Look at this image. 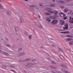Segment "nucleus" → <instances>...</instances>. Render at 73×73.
I'll list each match as a JSON object with an SVG mask.
<instances>
[{"label":"nucleus","instance_id":"f257e3e1","mask_svg":"<svg viewBox=\"0 0 73 73\" xmlns=\"http://www.w3.org/2000/svg\"><path fill=\"white\" fill-rule=\"evenodd\" d=\"M58 20H52L51 22V23L53 25H55L56 24L58 23Z\"/></svg>","mask_w":73,"mask_h":73},{"label":"nucleus","instance_id":"f03ea898","mask_svg":"<svg viewBox=\"0 0 73 73\" xmlns=\"http://www.w3.org/2000/svg\"><path fill=\"white\" fill-rule=\"evenodd\" d=\"M26 54V53L25 52H23L20 54L18 53L17 55L18 57H21V56H23V55H25Z\"/></svg>","mask_w":73,"mask_h":73},{"label":"nucleus","instance_id":"7ed1b4c3","mask_svg":"<svg viewBox=\"0 0 73 73\" xmlns=\"http://www.w3.org/2000/svg\"><path fill=\"white\" fill-rule=\"evenodd\" d=\"M6 14L7 15L11 16L12 15V12L9 10H7L6 11Z\"/></svg>","mask_w":73,"mask_h":73},{"label":"nucleus","instance_id":"20e7f679","mask_svg":"<svg viewBox=\"0 0 73 73\" xmlns=\"http://www.w3.org/2000/svg\"><path fill=\"white\" fill-rule=\"evenodd\" d=\"M20 23H24V19L23 17H20L19 18Z\"/></svg>","mask_w":73,"mask_h":73},{"label":"nucleus","instance_id":"39448f33","mask_svg":"<svg viewBox=\"0 0 73 73\" xmlns=\"http://www.w3.org/2000/svg\"><path fill=\"white\" fill-rule=\"evenodd\" d=\"M59 23L60 25H62L64 24V21L62 20H60Z\"/></svg>","mask_w":73,"mask_h":73},{"label":"nucleus","instance_id":"423d86ee","mask_svg":"<svg viewBox=\"0 0 73 73\" xmlns=\"http://www.w3.org/2000/svg\"><path fill=\"white\" fill-rule=\"evenodd\" d=\"M29 7L32 10H34L35 8H36V7L34 5H31L29 6Z\"/></svg>","mask_w":73,"mask_h":73},{"label":"nucleus","instance_id":"0eeeda50","mask_svg":"<svg viewBox=\"0 0 73 73\" xmlns=\"http://www.w3.org/2000/svg\"><path fill=\"white\" fill-rule=\"evenodd\" d=\"M3 53L5 55V56H9V54L7 52H3Z\"/></svg>","mask_w":73,"mask_h":73},{"label":"nucleus","instance_id":"6e6552de","mask_svg":"<svg viewBox=\"0 0 73 73\" xmlns=\"http://www.w3.org/2000/svg\"><path fill=\"white\" fill-rule=\"evenodd\" d=\"M68 28H69L68 25V24H66L65 26V27H64V29H68Z\"/></svg>","mask_w":73,"mask_h":73},{"label":"nucleus","instance_id":"1a4fd4ad","mask_svg":"<svg viewBox=\"0 0 73 73\" xmlns=\"http://www.w3.org/2000/svg\"><path fill=\"white\" fill-rule=\"evenodd\" d=\"M46 20L49 23H50V21H51L50 19L48 17H47L46 18Z\"/></svg>","mask_w":73,"mask_h":73},{"label":"nucleus","instance_id":"9d476101","mask_svg":"<svg viewBox=\"0 0 73 73\" xmlns=\"http://www.w3.org/2000/svg\"><path fill=\"white\" fill-rule=\"evenodd\" d=\"M14 29L15 30V31L16 32H18L19 31V28L17 27H15L14 28Z\"/></svg>","mask_w":73,"mask_h":73},{"label":"nucleus","instance_id":"9b49d317","mask_svg":"<svg viewBox=\"0 0 73 73\" xmlns=\"http://www.w3.org/2000/svg\"><path fill=\"white\" fill-rule=\"evenodd\" d=\"M44 14H45V15H49V16L51 15V14L50 13H49L47 12H45L44 13Z\"/></svg>","mask_w":73,"mask_h":73},{"label":"nucleus","instance_id":"f8f14e48","mask_svg":"<svg viewBox=\"0 0 73 73\" xmlns=\"http://www.w3.org/2000/svg\"><path fill=\"white\" fill-rule=\"evenodd\" d=\"M60 15L61 17H64V13H62V12L60 13Z\"/></svg>","mask_w":73,"mask_h":73},{"label":"nucleus","instance_id":"ddd939ff","mask_svg":"<svg viewBox=\"0 0 73 73\" xmlns=\"http://www.w3.org/2000/svg\"><path fill=\"white\" fill-rule=\"evenodd\" d=\"M19 18L20 17H23V14L21 13H20L19 14Z\"/></svg>","mask_w":73,"mask_h":73},{"label":"nucleus","instance_id":"4468645a","mask_svg":"<svg viewBox=\"0 0 73 73\" xmlns=\"http://www.w3.org/2000/svg\"><path fill=\"white\" fill-rule=\"evenodd\" d=\"M46 11H52V9L50 8H47L46 9Z\"/></svg>","mask_w":73,"mask_h":73},{"label":"nucleus","instance_id":"2eb2a0df","mask_svg":"<svg viewBox=\"0 0 73 73\" xmlns=\"http://www.w3.org/2000/svg\"><path fill=\"white\" fill-rule=\"evenodd\" d=\"M22 50H23V49L21 48H19L18 49V51L19 52H21Z\"/></svg>","mask_w":73,"mask_h":73},{"label":"nucleus","instance_id":"dca6fc26","mask_svg":"<svg viewBox=\"0 0 73 73\" xmlns=\"http://www.w3.org/2000/svg\"><path fill=\"white\" fill-rule=\"evenodd\" d=\"M2 46L0 45V53H2L3 51H2Z\"/></svg>","mask_w":73,"mask_h":73},{"label":"nucleus","instance_id":"f3484780","mask_svg":"<svg viewBox=\"0 0 73 73\" xmlns=\"http://www.w3.org/2000/svg\"><path fill=\"white\" fill-rule=\"evenodd\" d=\"M48 12H49V13H51V14H53L54 12L53 11L50 10V11H47Z\"/></svg>","mask_w":73,"mask_h":73},{"label":"nucleus","instance_id":"a211bd4d","mask_svg":"<svg viewBox=\"0 0 73 73\" xmlns=\"http://www.w3.org/2000/svg\"><path fill=\"white\" fill-rule=\"evenodd\" d=\"M38 27H39V28H41V29H42V28H43V27H42V26H41V25L40 24L38 25Z\"/></svg>","mask_w":73,"mask_h":73},{"label":"nucleus","instance_id":"6ab92c4d","mask_svg":"<svg viewBox=\"0 0 73 73\" xmlns=\"http://www.w3.org/2000/svg\"><path fill=\"white\" fill-rule=\"evenodd\" d=\"M49 18L51 19H55V17L53 16H50L49 17Z\"/></svg>","mask_w":73,"mask_h":73},{"label":"nucleus","instance_id":"aec40b11","mask_svg":"<svg viewBox=\"0 0 73 73\" xmlns=\"http://www.w3.org/2000/svg\"><path fill=\"white\" fill-rule=\"evenodd\" d=\"M58 50L59 51H60V52H64L63 50H62V49H61L60 48H58Z\"/></svg>","mask_w":73,"mask_h":73},{"label":"nucleus","instance_id":"412c9836","mask_svg":"<svg viewBox=\"0 0 73 73\" xmlns=\"http://www.w3.org/2000/svg\"><path fill=\"white\" fill-rule=\"evenodd\" d=\"M32 36L31 35H30L28 37L30 40H31V39H32Z\"/></svg>","mask_w":73,"mask_h":73},{"label":"nucleus","instance_id":"4be33fe9","mask_svg":"<svg viewBox=\"0 0 73 73\" xmlns=\"http://www.w3.org/2000/svg\"><path fill=\"white\" fill-rule=\"evenodd\" d=\"M55 5L52 4L50 5V7H55Z\"/></svg>","mask_w":73,"mask_h":73},{"label":"nucleus","instance_id":"5701e85b","mask_svg":"<svg viewBox=\"0 0 73 73\" xmlns=\"http://www.w3.org/2000/svg\"><path fill=\"white\" fill-rule=\"evenodd\" d=\"M6 46L7 47H8V48H11V46L9 44H6Z\"/></svg>","mask_w":73,"mask_h":73},{"label":"nucleus","instance_id":"b1692460","mask_svg":"<svg viewBox=\"0 0 73 73\" xmlns=\"http://www.w3.org/2000/svg\"><path fill=\"white\" fill-rule=\"evenodd\" d=\"M72 40V38H67L66 39L67 41H71V40Z\"/></svg>","mask_w":73,"mask_h":73},{"label":"nucleus","instance_id":"393cba45","mask_svg":"<svg viewBox=\"0 0 73 73\" xmlns=\"http://www.w3.org/2000/svg\"><path fill=\"white\" fill-rule=\"evenodd\" d=\"M51 46L52 47H53V48H56V46L54 44H52L51 45Z\"/></svg>","mask_w":73,"mask_h":73},{"label":"nucleus","instance_id":"a878e982","mask_svg":"<svg viewBox=\"0 0 73 73\" xmlns=\"http://www.w3.org/2000/svg\"><path fill=\"white\" fill-rule=\"evenodd\" d=\"M29 67L31 66H33V63H29Z\"/></svg>","mask_w":73,"mask_h":73},{"label":"nucleus","instance_id":"bb28decb","mask_svg":"<svg viewBox=\"0 0 73 73\" xmlns=\"http://www.w3.org/2000/svg\"><path fill=\"white\" fill-rule=\"evenodd\" d=\"M25 66L26 67H29V64H27L25 65Z\"/></svg>","mask_w":73,"mask_h":73},{"label":"nucleus","instance_id":"cd10ccee","mask_svg":"<svg viewBox=\"0 0 73 73\" xmlns=\"http://www.w3.org/2000/svg\"><path fill=\"white\" fill-rule=\"evenodd\" d=\"M68 11V9H65L64 10V11L65 12H67Z\"/></svg>","mask_w":73,"mask_h":73},{"label":"nucleus","instance_id":"c85d7f7f","mask_svg":"<svg viewBox=\"0 0 73 73\" xmlns=\"http://www.w3.org/2000/svg\"><path fill=\"white\" fill-rule=\"evenodd\" d=\"M54 12L55 14H58V12L57 11L55 10Z\"/></svg>","mask_w":73,"mask_h":73},{"label":"nucleus","instance_id":"c756f323","mask_svg":"<svg viewBox=\"0 0 73 73\" xmlns=\"http://www.w3.org/2000/svg\"><path fill=\"white\" fill-rule=\"evenodd\" d=\"M67 37H72V36L70 35H67Z\"/></svg>","mask_w":73,"mask_h":73},{"label":"nucleus","instance_id":"7c9ffc66","mask_svg":"<svg viewBox=\"0 0 73 73\" xmlns=\"http://www.w3.org/2000/svg\"><path fill=\"white\" fill-rule=\"evenodd\" d=\"M71 20H72V21H73V17L72 18V17H70L69 20H71Z\"/></svg>","mask_w":73,"mask_h":73},{"label":"nucleus","instance_id":"2f4dec72","mask_svg":"<svg viewBox=\"0 0 73 73\" xmlns=\"http://www.w3.org/2000/svg\"><path fill=\"white\" fill-rule=\"evenodd\" d=\"M64 33L66 34V33H69V31H65L64 32Z\"/></svg>","mask_w":73,"mask_h":73},{"label":"nucleus","instance_id":"473e14b6","mask_svg":"<svg viewBox=\"0 0 73 73\" xmlns=\"http://www.w3.org/2000/svg\"><path fill=\"white\" fill-rule=\"evenodd\" d=\"M69 23H70L71 24H73V21L71 20H70V21H69Z\"/></svg>","mask_w":73,"mask_h":73},{"label":"nucleus","instance_id":"72a5a7b5","mask_svg":"<svg viewBox=\"0 0 73 73\" xmlns=\"http://www.w3.org/2000/svg\"><path fill=\"white\" fill-rule=\"evenodd\" d=\"M64 68L65 69H68V66H66V65H64Z\"/></svg>","mask_w":73,"mask_h":73},{"label":"nucleus","instance_id":"f704fd0d","mask_svg":"<svg viewBox=\"0 0 73 73\" xmlns=\"http://www.w3.org/2000/svg\"><path fill=\"white\" fill-rule=\"evenodd\" d=\"M11 72H14V73H17L16 71L14 70H11Z\"/></svg>","mask_w":73,"mask_h":73},{"label":"nucleus","instance_id":"c9c22d12","mask_svg":"<svg viewBox=\"0 0 73 73\" xmlns=\"http://www.w3.org/2000/svg\"><path fill=\"white\" fill-rule=\"evenodd\" d=\"M24 33L25 35H27V36L28 35V33H27V32H25Z\"/></svg>","mask_w":73,"mask_h":73},{"label":"nucleus","instance_id":"e433bc0d","mask_svg":"<svg viewBox=\"0 0 73 73\" xmlns=\"http://www.w3.org/2000/svg\"><path fill=\"white\" fill-rule=\"evenodd\" d=\"M60 58H61V59H62V60H63V59L64 58V57L61 56H60Z\"/></svg>","mask_w":73,"mask_h":73},{"label":"nucleus","instance_id":"4c0bfd02","mask_svg":"<svg viewBox=\"0 0 73 73\" xmlns=\"http://www.w3.org/2000/svg\"><path fill=\"white\" fill-rule=\"evenodd\" d=\"M50 66L51 68H52V69H55V67L53 66Z\"/></svg>","mask_w":73,"mask_h":73},{"label":"nucleus","instance_id":"58836bf2","mask_svg":"<svg viewBox=\"0 0 73 73\" xmlns=\"http://www.w3.org/2000/svg\"><path fill=\"white\" fill-rule=\"evenodd\" d=\"M68 18L67 17V16H66L64 17V20H66V19H68Z\"/></svg>","mask_w":73,"mask_h":73},{"label":"nucleus","instance_id":"ea45409f","mask_svg":"<svg viewBox=\"0 0 73 73\" xmlns=\"http://www.w3.org/2000/svg\"><path fill=\"white\" fill-rule=\"evenodd\" d=\"M60 3H61L62 4V3H64V1H60Z\"/></svg>","mask_w":73,"mask_h":73},{"label":"nucleus","instance_id":"a19ab883","mask_svg":"<svg viewBox=\"0 0 73 73\" xmlns=\"http://www.w3.org/2000/svg\"><path fill=\"white\" fill-rule=\"evenodd\" d=\"M51 62L52 64H56V62H54L53 61H52Z\"/></svg>","mask_w":73,"mask_h":73},{"label":"nucleus","instance_id":"79ce46f5","mask_svg":"<svg viewBox=\"0 0 73 73\" xmlns=\"http://www.w3.org/2000/svg\"><path fill=\"white\" fill-rule=\"evenodd\" d=\"M7 24H10L11 23H10V22L9 21H7Z\"/></svg>","mask_w":73,"mask_h":73},{"label":"nucleus","instance_id":"37998d69","mask_svg":"<svg viewBox=\"0 0 73 73\" xmlns=\"http://www.w3.org/2000/svg\"><path fill=\"white\" fill-rule=\"evenodd\" d=\"M32 61H33V62H35V61H36V60H35V59H33L32 60Z\"/></svg>","mask_w":73,"mask_h":73},{"label":"nucleus","instance_id":"c03bdc74","mask_svg":"<svg viewBox=\"0 0 73 73\" xmlns=\"http://www.w3.org/2000/svg\"><path fill=\"white\" fill-rule=\"evenodd\" d=\"M12 48H15V45L14 44L13 45H12Z\"/></svg>","mask_w":73,"mask_h":73},{"label":"nucleus","instance_id":"a18cd8bd","mask_svg":"<svg viewBox=\"0 0 73 73\" xmlns=\"http://www.w3.org/2000/svg\"><path fill=\"white\" fill-rule=\"evenodd\" d=\"M61 66H62V67H64V64H62L60 65Z\"/></svg>","mask_w":73,"mask_h":73},{"label":"nucleus","instance_id":"49530a36","mask_svg":"<svg viewBox=\"0 0 73 73\" xmlns=\"http://www.w3.org/2000/svg\"><path fill=\"white\" fill-rule=\"evenodd\" d=\"M3 7L2 6H0V9H3Z\"/></svg>","mask_w":73,"mask_h":73},{"label":"nucleus","instance_id":"de8ad7c7","mask_svg":"<svg viewBox=\"0 0 73 73\" xmlns=\"http://www.w3.org/2000/svg\"><path fill=\"white\" fill-rule=\"evenodd\" d=\"M69 44H70V45H72L73 44V43H72V42H69Z\"/></svg>","mask_w":73,"mask_h":73},{"label":"nucleus","instance_id":"09e8293b","mask_svg":"<svg viewBox=\"0 0 73 73\" xmlns=\"http://www.w3.org/2000/svg\"><path fill=\"white\" fill-rule=\"evenodd\" d=\"M3 68H6L7 67L5 66H2Z\"/></svg>","mask_w":73,"mask_h":73},{"label":"nucleus","instance_id":"8fccbe9b","mask_svg":"<svg viewBox=\"0 0 73 73\" xmlns=\"http://www.w3.org/2000/svg\"><path fill=\"white\" fill-rule=\"evenodd\" d=\"M60 33H62V34H64V32H60Z\"/></svg>","mask_w":73,"mask_h":73},{"label":"nucleus","instance_id":"3c124183","mask_svg":"<svg viewBox=\"0 0 73 73\" xmlns=\"http://www.w3.org/2000/svg\"><path fill=\"white\" fill-rule=\"evenodd\" d=\"M28 61V59H26L25 60V61Z\"/></svg>","mask_w":73,"mask_h":73},{"label":"nucleus","instance_id":"603ef678","mask_svg":"<svg viewBox=\"0 0 73 73\" xmlns=\"http://www.w3.org/2000/svg\"><path fill=\"white\" fill-rule=\"evenodd\" d=\"M52 52H54V50L53 49H52Z\"/></svg>","mask_w":73,"mask_h":73},{"label":"nucleus","instance_id":"864d4df0","mask_svg":"<svg viewBox=\"0 0 73 73\" xmlns=\"http://www.w3.org/2000/svg\"><path fill=\"white\" fill-rule=\"evenodd\" d=\"M12 68H15V66H12Z\"/></svg>","mask_w":73,"mask_h":73},{"label":"nucleus","instance_id":"5fc2aeb1","mask_svg":"<svg viewBox=\"0 0 73 73\" xmlns=\"http://www.w3.org/2000/svg\"><path fill=\"white\" fill-rule=\"evenodd\" d=\"M39 5H40V6H42V4H40Z\"/></svg>","mask_w":73,"mask_h":73},{"label":"nucleus","instance_id":"6e6d98bb","mask_svg":"<svg viewBox=\"0 0 73 73\" xmlns=\"http://www.w3.org/2000/svg\"><path fill=\"white\" fill-rule=\"evenodd\" d=\"M24 0L25 1H28V0Z\"/></svg>","mask_w":73,"mask_h":73},{"label":"nucleus","instance_id":"4d7b16f0","mask_svg":"<svg viewBox=\"0 0 73 73\" xmlns=\"http://www.w3.org/2000/svg\"><path fill=\"white\" fill-rule=\"evenodd\" d=\"M72 0H69L68 1H72Z\"/></svg>","mask_w":73,"mask_h":73},{"label":"nucleus","instance_id":"13d9d810","mask_svg":"<svg viewBox=\"0 0 73 73\" xmlns=\"http://www.w3.org/2000/svg\"><path fill=\"white\" fill-rule=\"evenodd\" d=\"M52 1H53V2H54V1H54V0H52Z\"/></svg>","mask_w":73,"mask_h":73},{"label":"nucleus","instance_id":"bf43d9fd","mask_svg":"<svg viewBox=\"0 0 73 73\" xmlns=\"http://www.w3.org/2000/svg\"><path fill=\"white\" fill-rule=\"evenodd\" d=\"M61 31H64V30L63 29L62 30H61Z\"/></svg>","mask_w":73,"mask_h":73},{"label":"nucleus","instance_id":"052dcab7","mask_svg":"<svg viewBox=\"0 0 73 73\" xmlns=\"http://www.w3.org/2000/svg\"><path fill=\"white\" fill-rule=\"evenodd\" d=\"M38 17H39V18H40V16L39 15Z\"/></svg>","mask_w":73,"mask_h":73},{"label":"nucleus","instance_id":"680f3d73","mask_svg":"<svg viewBox=\"0 0 73 73\" xmlns=\"http://www.w3.org/2000/svg\"><path fill=\"white\" fill-rule=\"evenodd\" d=\"M51 40H53V39H52V38H51Z\"/></svg>","mask_w":73,"mask_h":73},{"label":"nucleus","instance_id":"e2e57ef3","mask_svg":"<svg viewBox=\"0 0 73 73\" xmlns=\"http://www.w3.org/2000/svg\"><path fill=\"white\" fill-rule=\"evenodd\" d=\"M10 67H12V66H10Z\"/></svg>","mask_w":73,"mask_h":73},{"label":"nucleus","instance_id":"0e129e2a","mask_svg":"<svg viewBox=\"0 0 73 73\" xmlns=\"http://www.w3.org/2000/svg\"><path fill=\"white\" fill-rule=\"evenodd\" d=\"M64 69H62V71L63 72H64Z\"/></svg>","mask_w":73,"mask_h":73},{"label":"nucleus","instance_id":"69168bd1","mask_svg":"<svg viewBox=\"0 0 73 73\" xmlns=\"http://www.w3.org/2000/svg\"><path fill=\"white\" fill-rule=\"evenodd\" d=\"M64 16H65V14H64Z\"/></svg>","mask_w":73,"mask_h":73},{"label":"nucleus","instance_id":"338daca9","mask_svg":"<svg viewBox=\"0 0 73 73\" xmlns=\"http://www.w3.org/2000/svg\"><path fill=\"white\" fill-rule=\"evenodd\" d=\"M1 6V4L0 3V6Z\"/></svg>","mask_w":73,"mask_h":73},{"label":"nucleus","instance_id":"774afa93","mask_svg":"<svg viewBox=\"0 0 73 73\" xmlns=\"http://www.w3.org/2000/svg\"><path fill=\"white\" fill-rule=\"evenodd\" d=\"M63 29H64V27H63Z\"/></svg>","mask_w":73,"mask_h":73}]
</instances>
